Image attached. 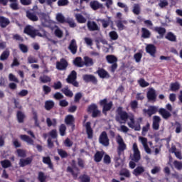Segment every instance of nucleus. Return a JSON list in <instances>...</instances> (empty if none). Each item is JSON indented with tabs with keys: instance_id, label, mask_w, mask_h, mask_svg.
Segmentation results:
<instances>
[{
	"instance_id": "nucleus-1",
	"label": "nucleus",
	"mask_w": 182,
	"mask_h": 182,
	"mask_svg": "<svg viewBox=\"0 0 182 182\" xmlns=\"http://www.w3.org/2000/svg\"><path fill=\"white\" fill-rule=\"evenodd\" d=\"M116 120L121 124H123L127 122L129 127L134 129L137 132H139L141 127L139 122L134 121V115L132 114H128L127 112L123 110L122 107H119L117 109Z\"/></svg>"
},
{
	"instance_id": "nucleus-2",
	"label": "nucleus",
	"mask_w": 182,
	"mask_h": 182,
	"mask_svg": "<svg viewBox=\"0 0 182 182\" xmlns=\"http://www.w3.org/2000/svg\"><path fill=\"white\" fill-rule=\"evenodd\" d=\"M24 33L29 35L31 38H35V36H40V38L48 36V34L45 30L42 28H41L39 31L35 30L33 27L31 26H27L25 28Z\"/></svg>"
},
{
	"instance_id": "nucleus-3",
	"label": "nucleus",
	"mask_w": 182,
	"mask_h": 182,
	"mask_svg": "<svg viewBox=\"0 0 182 182\" xmlns=\"http://www.w3.org/2000/svg\"><path fill=\"white\" fill-rule=\"evenodd\" d=\"M132 151L133 155L131 156V159L133 161L137 163V161H140L141 156H140V150L139 149V146H137L136 143H134L132 145Z\"/></svg>"
},
{
	"instance_id": "nucleus-4",
	"label": "nucleus",
	"mask_w": 182,
	"mask_h": 182,
	"mask_svg": "<svg viewBox=\"0 0 182 182\" xmlns=\"http://www.w3.org/2000/svg\"><path fill=\"white\" fill-rule=\"evenodd\" d=\"M116 141L118 144V154L120 155L122 151H124V150H126L127 146L123 140V138H122V136L119 134L116 136Z\"/></svg>"
},
{
	"instance_id": "nucleus-5",
	"label": "nucleus",
	"mask_w": 182,
	"mask_h": 182,
	"mask_svg": "<svg viewBox=\"0 0 182 182\" xmlns=\"http://www.w3.org/2000/svg\"><path fill=\"white\" fill-rule=\"evenodd\" d=\"M100 105L103 107V113L106 114V112H109L110 109H112V106H113V103L112 102H109L107 103V100L104 99L100 102Z\"/></svg>"
},
{
	"instance_id": "nucleus-6",
	"label": "nucleus",
	"mask_w": 182,
	"mask_h": 182,
	"mask_svg": "<svg viewBox=\"0 0 182 182\" xmlns=\"http://www.w3.org/2000/svg\"><path fill=\"white\" fill-rule=\"evenodd\" d=\"M76 71H72L68 77L67 78L68 83H72L73 86H79V83L76 82Z\"/></svg>"
},
{
	"instance_id": "nucleus-7",
	"label": "nucleus",
	"mask_w": 182,
	"mask_h": 182,
	"mask_svg": "<svg viewBox=\"0 0 182 182\" xmlns=\"http://www.w3.org/2000/svg\"><path fill=\"white\" fill-rule=\"evenodd\" d=\"M99 141L101 144H102V146H109V138L107 137V134L106 132H102L99 138Z\"/></svg>"
},
{
	"instance_id": "nucleus-8",
	"label": "nucleus",
	"mask_w": 182,
	"mask_h": 182,
	"mask_svg": "<svg viewBox=\"0 0 182 182\" xmlns=\"http://www.w3.org/2000/svg\"><path fill=\"white\" fill-rule=\"evenodd\" d=\"M88 112H90V113H92V117H97V116H100V111L97 109V106L95 104L91 105L88 107Z\"/></svg>"
},
{
	"instance_id": "nucleus-9",
	"label": "nucleus",
	"mask_w": 182,
	"mask_h": 182,
	"mask_svg": "<svg viewBox=\"0 0 182 182\" xmlns=\"http://www.w3.org/2000/svg\"><path fill=\"white\" fill-rule=\"evenodd\" d=\"M139 141L141 143L146 153L150 154V153H151V149L149 148V145L147 144V139L143 136H139Z\"/></svg>"
},
{
	"instance_id": "nucleus-10",
	"label": "nucleus",
	"mask_w": 182,
	"mask_h": 182,
	"mask_svg": "<svg viewBox=\"0 0 182 182\" xmlns=\"http://www.w3.org/2000/svg\"><path fill=\"white\" fill-rule=\"evenodd\" d=\"M77 12H81L80 9H76L74 10L75 19L79 22V23H85V22H86V18L83 17L82 14H78Z\"/></svg>"
},
{
	"instance_id": "nucleus-11",
	"label": "nucleus",
	"mask_w": 182,
	"mask_h": 182,
	"mask_svg": "<svg viewBox=\"0 0 182 182\" xmlns=\"http://www.w3.org/2000/svg\"><path fill=\"white\" fill-rule=\"evenodd\" d=\"M146 52L149 53L152 58H156V46L152 44H148L146 47Z\"/></svg>"
},
{
	"instance_id": "nucleus-12",
	"label": "nucleus",
	"mask_w": 182,
	"mask_h": 182,
	"mask_svg": "<svg viewBox=\"0 0 182 182\" xmlns=\"http://www.w3.org/2000/svg\"><path fill=\"white\" fill-rule=\"evenodd\" d=\"M41 23L44 26H49V25L52 23V21H50V18H49V15L41 14Z\"/></svg>"
},
{
	"instance_id": "nucleus-13",
	"label": "nucleus",
	"mask_w": 182,
	"mask_h": 182,
	"mask_svg": "<svg viewBox=\"0 0 182 182\" xmlns=\"http://www.w3.org/2000/svg\"><path fill=\"white\" fill-rule=\"evenodd\" d=\"M161 119L159 116H154L153 117V129L159 130L160 127V122Z\"/></svg>"
},
{
	"instance_id": "nucleus-14",
	"label": "nucleus",
	"mask_w": 182,
	"mask_h": 182,
	"mask_svg": "<svg viewBox=\"0 0 182 182\" xmlns=\"http://www.w3.org/2000/svg\"><path fill=\"white\" fill-rule=\"evenodd\" d=\"M68 67V62L64 59H61L60 62H58L56 64V68L58 70H65Z\"/></svg>"
},
{
	"instance_id": "nucleus-15",
	"label": "nucleus",
	"mask_w": 182,
	"mask_h": 182,
	"mask_svg": "<svg viewBox=\"0 0 182 182\" xmlns=\"http://www.w3.org/2000/svg\"><path fill=\"white\" fill-rule=\"evenodd\" d=\"M144 113H147L149 116H151L152 114H156L157 112H159V107L151 106L148 109H144Z\"/></svg>"
},
{
	"instance_id": "nucleus-16",
	"label": "nucleus",
	"mask_w": 182,
	"mask_h": 182,
	"mask_svg": "<svg viewBox=\"0 0 182 182\" xmlns=\"http://www.w3.org/2000/svg\"><path fill=\"white\" fill-rule=\"evenodd\" d=\"M159 113L164 119H168V117H171V113L164 108H160L159 109Z\"/></svg>"
},
{
	"instance_id": "nucleus-17",
	"label": "nucleus",
	"mask_w": 182,
	"mask_h": 182,
	"mask_svg": "<svg viewBox=\"0 0 182 182\" xmlns=\"http://www.w3.org/2000/svg\"><path fill=\"white\" fill-rule=\"evenodd\" d=\"M147 97L149 100L155 101L156 97V90L153 88L149 89L147 92Z\"/></svg>"
},
{
	"instance_id": "nucleus-18",
	"label": "nucleus",
	"mask_w": 182,
	"mask_h": 182,
	"mask_svg": "<svg viewBox=\"0 0 182 182\" xmlns=\"http://www.w3.org/2000/svg\"><path fill=\"white\" fill-rule=\"evenodd\" d=\"M69 49L73 55L77 52V46L76 45V41L72 40L70 46H69Z\"/></svg>"
},
{
	"instance_id": "nucleus-19",
	"label": "nucleus",
	"mask_w": 182,
	"mask_h": 182,
	"mask_svg": "<svg viewBox=\"0 0 182 182\" xmlns=\"http://www.w3.org/2000/svg\"><path fill=\"white\" fill-rule=\"evenodd\" d=\"M85 128L88 139H92L93 137V129L90 127V122H87L85 124Z\"/></svg>"
},
{
	"instance_id": "nucleus-20",
	"label": "nucleus",
	"mask_w": 182,
	"mask_h": 182,
	"mask_svg": "<svg viewBox=\"0 0 182 182\" xmlns=\"http://www.w3.org/2000/svg\"><path fill=\"white\" fill-rule=\"evenodd\" d=\"M73 63L75 66H77V68H83V66H85V62L80 57L76 58L74 60Z\"/></svg>"
},
{
	"instance_id": "nucleus-21",
	"label": "nucleus",
	"mask_w": 182,
	"mask_h": 182,
	"mask_svg": "<svg viewBox=\"0 0 182 182\" xmlns=\"http://www.w3.org/2000/svg\"><path fill=\"white\" fill-rule=\"evenodd\" d=\"M87 28L89 31H99V26L94 21H88Z\"/></svg>"
},
{
	"instance_id": "nucleus-22",
	"label": "nucleus",
	"mask_w": 182,
	"mask_h": 182,
	"mask_svg": "<svg viewBox=\"0 0 182 182\" xmlns=\"http://www.w3.org/2000/svg\"><path fill=\"white\" fill-rule=\"evenodd\" d=\"M32 163V158H27L26 159H20L19 166L21 167H25V166H28V164H31Z\"/></svg>"
},
{
	"instance_id": "nucleus-23",
	"label": "nucleus",
	"mask_w": 182,
	"mask_h": 182,
	"mask_svg": "<svg viewBox=\"0 0 182 182\" xmlns=\"http://www.w3.org/2000/svg\"><path fill=\"white\" fill-rule=\"evenodd\" d=\"M9 23H10L9 19L4 16H0V26H1V28H6V26H8Z\"/></svg>"
},
{
	"instance_id": "nucleus-24",
	"label": "nucleus",
	"mask_w": 182,
	"mask_h": 182,
	"mask_svg": "<svg viewBox=\"0 0 182 182\" xmlns=\"http://www.w3.org/2000/svg\"><path fill=\"white\" fill-rule=\"evenodd\" d=\"M90 6L92 9L96 11V9H99L100 8H102L103 5L102 4L99 3L97 1H94L90 2Z\"/></svg>"
},
{
	"instance_id": "nucleus-25",
	"label": "nucleus",
	"mask_w": 182,
	"mask_h": 182,
	"mask_svg": "<svg viewBox=\"0 0 182 182\" xmlns=\"http://www.w3.org/2000/svg\"><path fill=\"white\" fill-rule=\"evenodd\" d=\"M142 173H144V168L143 166H137L133 171V174L136 176H140Z\"/></svg>"
},
{
	"instance_id": "nucleus-26",
	"label": "nucleus",
	"mask_w": 182,
	"mask_h": 182,
	"mask_svg": "<svg viewBox=\"0 0 182 182\" xmlns=\"http://www.w3.org/2000/svg\"><path fill=\"white\" fill-rule=\"evenodd\" d=\"M84 66H93V60L87 56L84 57Z\"/></svg>"
},
{
	"instance_id": "nucleus-27",
	"label": "nucleus",
	"mask_w": 182,
	"mask_h": 182,
	"mask_svg": "<svg viewBox=\"0 0 182 182\" xmlns=\"http://www.w3.org/2000/svg\"><path fill=\"white\" fill-rule=\"evenodd\" d=\"M20 137L21 140H23V141H26V143L31 145L33 144V140H32V139H31L29 136L26 135H21Z\"/></svg>"
},
{
	"instance_id": "nucleus-28",
	"label": "nucleus",
	"mask_w": 182,
	"mask_h": 182,
	"mask_svg": "<svg viewBox=\"0 0 182 182\" xmlns=\"http://www.w3.org/2000/svg\"><path fill=\"white\" fill-rule=\"evenodd\" d=\"M141 32H142V38H144L145 39L150 38V35H151V33H150V31H149L146 28H142Z\"/></svg>"
},
{
	"instance_id": "nucleus-29",
	"label": "nucleus",
	"mask_w": 182,
	"mask_h": 182,
	"mask_svg": "<svg viewBox=\"0 0 182 182\" xmlns=\"http://www.w3.org/2000/svg\"><path fill=\"white\" fill-rule=\"evenodd\" d=\"M43 163H44V164H48L49 168H51V170L53 168V165H52V162H50V158L49 156L43 157Z\"/></svg>"
},
{
	"instance_id": "nucleus-30",
	"label": "nucleus",
	"mask_w": 182,
	"mask_h": 182,
	"mask_svg": "<svg viewBox=\"0 0 182 182\" xmlns=\"http://www.w3.org/2000/svg\"><path fill=\"white\" fill-rule=\"evenodd\" d=\"M180 89V83L178 82H173L171 83L170 90L171 92H177Z\"/></svg>"
},
{
	"instance_id": "nucleus-31",
	"label": "nucleus",
	"mask_w": 182,
	"mask_h": 182,
	"mask_svg": "<svg viewBox=\"0 0 182 182\" xmlns=\"http://www.w3.org/2000/svg\"><path fill=\"white\" fill-rule=\"evenodd\" d=\"M83 80L85 82H96V77L91 75H85L83 76Z\"/></svg>"
},
{
	"instance_id": "nucleus-32",
	"label": "nucleus",
	"mask_w": 182,
	"mask_h": 182,
	"mask_svg": "<svg viewBox=\"0 0 182 182\" xmlns=\"http://www.w3.org/2000/svg\"><path fill=\"white\" fill-rule=\"evenodd\" d=\"M65 122L66 124H73L75 122V118L73 117V115H68L65 117Z\"/></svg>"
},
{
	"instance_id": "nucleus-33",
	"label": "nucleus",
	"mask_w": 182,
	"mask_h": 182,
	"mask_svg": "<svg viewBox=\"0 0 182 182\" xmlns=\"http://www.w3.org/2000/svg\"><path fill=\"white\" fill-rule=\"evenodd\" d=\"M9 50H6L4 51L0 56V60H6V59L9 58Z\"/></svg>"
},
{
	"instance_id": "nucleus-34",
	"label": "nucleus",
	"mask_w": 182,
	"mask_h": 182,
	"mask_svg": "<svg viewBox=\"0 0 182 182\" xmlns=\"http://www.w3.org/2000/svg\"><path fill=\"white\" fill-rule=\"evenodd\" d=\"M154 31H155V32H157L159 35H161V36H163V35L166 33V28L161 27H155L154 28Z\"/></svg>"
},
{
	"instance_id": "nucleus-35",
	"label": "nucleus",
	"mask_w": 182,
	"mask_h": 182,
	"mask_svg": "<svg viewBox=\"0 0 182 182\" xmlns=\"http://www.w3.org/2000/svg\"><path fill=\"white\" fill-rule=\"evenodd\" d=\"M102 158H103V152H97L95 155V161L97 163L102 161Z\"/></svg>"
},
{
	"instance_id": "nucleus-36",
	"label": "nucleus",
	"mask_w": 182,
	"mask_h": 182,
	"mask_svg": "<svg viewBox=\"0 0 182 182\" xmlns=\"http://www.w3.org/2000/svg\"><path fill=\"white\" fill-rule=\"evenodd\" d=\"M97 73L100 77H109V74L107 73V72H106V70L103 69L99 70Z\"/></svg>"
},
{
	"instance_id": "nucleus-37",
	"label": "nucleus",
	"mask_w": 182,
	"mask_h": 182,
	"mask_svg": "<svg viewBox=\"0 0 182 182\" xmlns=\"http://www.w3.org/2000/svg\"><path fill=\"white\" fill-rule=\"evenodd\" d=\"M46 123L48 127H50V126H56L57 124L56 119H50V118H47Z\"/></svg>"
},
{
	"instance_id": "nucleus-38",
	"label": "nucleus",
	"mask_w": 182,
	"mask_h": 182,
	"mask_svg": "<svg viewBox=\"0 0 182 182\" xmlns=\"http://www.w3.org/2000/svg\"><path fill=\"white\" fill-rule=\"evenodd\" d=\"M166 38L168 39V41H171V42H176V36L171 32L167 33Z\"/></svg>"
},
{
	"instance_id": "nucleus-39",
	"label": "nucleus",
	"mask_w": 182,
	"mask_h": 182,
	"mask_svg": "<svg viewBox=\"0 0 182 182\" xmlns=\"http://www.w3.org/2000/svg\"><path fill=\"white\" fill-rule=\"evenodd\" d=\"M106 59L108 63H114V62H117V58L114 55H107Z\"/></svg>"
},
{
	"instance_id": "nucleus-40",
	"label": "nucleus",
	"mask_w": 182,
	"mask_h": 182,
	"mask_svg": "<svg viewBox=\"0 0 182 182\" xmlns=\"http://www.w3.org/2000/svg\"><path fill=\"white\" fill-rule=\"evenodd\" d=\"M26 15L28 19H30L31 21H38V16H36V15L31 14L29 11L26 12Z\"/></svg>"
},
{
	"instance_id": "nucleus-41",
	"label": "nucleus",
	"mask_w": 182,
	"mask_h": 182,
	"mask_svg": "<svg viewBox=\"0 0 182 182\" xmlns=\"http://www.w3.org/2000/svg\"><path fill=\"white\" fill-rule=\"evenodd\" d=\"M33 119L34 120L35 126L39 127V120L38 119V113L35 111L33 112Z\"/></svg>"
},
{
	"instance_id": "nucleus-42",
	"label": "nucleus",
	"mask_w": 182,
	"mask_h": 182,
	"mask_svg": "<svg viewBox=\"0 0 182 182\" xmlns=\"http://www.w3.org/2000/svg\"><path fill=\"white\" fill-rule=\"evenodd\" d=\"M56 20L58 21V22L63 23H65V16H63V14L59 13L56 15Z\"/></svg>"
},
{
	"instance_id": "nucleus-43",
	"label": "nucleus",
	"mask_w": 182,
	"mask_h": 182,
	"mask_svg": "<svg viewBox=\"0 0 182 182\" xmlns=\"http://www.w3.org/2000/svg\"><path fill=\"white\" fill-rule=\"evenodd\" d=\"M17 119L19 123H22L25 119V114L21 112H17Z\"/></svg>"
},
{
	"instance_id": "nucleus-44",
	"label": "nucleus",
	"mask_w": 182,
	"mask_h": 182,
	"mask_svg": "<svg viewBox=\"0 0 182 182\" xmlns=\"http://www.w3.org/2000/svg\"><path fill=\"white\" fill-rule=\"evenodd\" d=\"M62 92L65 95V96H68V97H72V96H73V92L68 88H63Z\"/></svg>"
},
{
	"instance_id": "nucleus-45",
	"label": "nucleus",
	"mask_w": 182,
	"mask_h": 182,
	"mask_svg": "<svg viewBox=\"0 0 182 182\" xmlns=\"http://www.w3.org/2000/svg\"><path fill=\"white\" fill-rule=\"evenodd\" d=\"M55 105V103L53 101H47L46 102V110H50L52 107Z\"/></svg>"
},
{
	"instance_id": "nucleus-46",
	"label": "nucleus",
	"mask_w": 182,
	"mask_h": 182,
	"mask_svg": "<svg viewBox=\"0 0 182 182\" xmlns=\"http://www.w3.org/2000/svg\"><path fill=\"white\" fill-rule=\"evenodd\" d=\"M1 166L4 168H8V167H11V164L9 160H4L1 161Z\"/></svg>"
},
{
	"instance_id": "nucleus-47",
	"label": "nucleus",
	"mask_w": 182,
	"mask_h": 182,
	"mask_svg": "<svg viewBox=\"0 0 182 182\" xmlns=\"http://www.w3.org/2000/svg\"><path fill=\"white\" fill-rule=\"evenodd\" d=\"M173 166L176 170H181L182 169V162L178 161H173Z\"/></svg>"
},
{
	"instance_id": "nucleus-48",
	"label": "nucleus",
	"mask_w": 182,
	"mask_h": 182,
	"mask_svg": "<svg viewBox=\"0 0 182 182\" xmlns=\"http://www.w3.org/2000/svg\"><path fill=\"white\" fill-rule=\"evenodd\" d=\"M16 153L18 157H26V152L23 149H17Z\"/></svg>"
},
{
	"instance_id": "nucleus-49",
	"label": "nucleus",
	"mask_w": 182,
	"mask_h": 182,
	"mask_svg": "<svg viewBox=\"0 0 182 182\" xmlns=\"http://www.w3.org/2000/svg\"><path fill=\"white\" fill-rule=\"evenodd\" d=\"M10 8H11V9H14V11H18V9H19V6L18 4V1L11 3L10 4Z\"/></svg>"
},
{
	"instance_id": "nucleus-50",
	"label": "nucleus",
	"mask_w": 182,
	"mask_h": 182,
	"mask_svg": "<svg viewBox=\"0 0 182 182\" xmlns=\"http://www.w3.org/2000/svg\"><path fill=\"white\" fill-rule=\"evenodd\" d=\"M175 132L176 133L178 134V133H181V130H182V125L181 124H179L178 122H176L175 124Z\"/></svg>"
},
{
	"instance_id": "nucleus-51",
	"label": "nucleus",
	"mask_w": 182,
	"mask_h": 182,
	"mask_svg": "<svg viewBox=\"0 0 182 182\" xmlns=\"http://www.w3.org/2000/svg\"><path fill=\"white\" fill-rule=\"evenodd\" d=\"M138 82L141 87H147L149 86V82H146L144 79H140Z\"/></svg>"
},
{
	"instance_id": "nucleus-52",
	"label": "nucleus",
	"mask_w": 182,
	"mask_h": 182,
	"mask_svg": "<svg viewBox=\"0 0 182 182\" xmlns=\"http://www.w3.org/2000/svg\"><path fill=\"white\" fill-rule=\"evenodd\" d=\"M55 36H58V38H62L63 36V32H62L59 28L56 27L55 29Z\"/></svg>"
},
{
	"instance_id": "nucleus-53",
	"label": "nucleus",
	"mask_w": 182,
	"mask_h": 182,
	"mask_svg": "<svg viewBox=\"0 0 182 182\" xmlns=\"http://www.w3.org/2000/svg\"><path fill=\"white\" fill-rule=\"evenodd\" d=\"M69 4L68 0H58V6H66Z\"/></svg>"
},
{
	"instance_id": "nucleus-54",
	"label": "nucleus",
	"mask_w": 182,
	"mask_h": 182,
	"mask_svg": "<svg viewBox=\"0 0 182 182\" xmlns=\"http://www.w3.org/2000/svg\"><path fill=\"white\" fill-rule=\"evenodd\" d=\"M84 41L87 46H92L93 45V40L89 37L84 38Z\"/></svg>"
},
{
	"instance_id": "nucleus-55",
	"label": "nucleus",
	"mask_w": 182,
	"mask_h": 182,
	"mask_svg": "<svg viewBox=\"0 0 182 182\" xmlns=\"http://www.w3.org/2000/svg\"><path fill=\"white\" fill-rule=\"evenodd\" d=\"M80 178L81 182H90V177L87 175H83Z\"/></svg>"
},
{
	"instance_id": "nucleus-56",
	"label": "nucleus",
	"mask_w": 182,
	"mask_h": 182,
	"mask_svg": "<svg viewBox=\"0 0 182 182\" xmlns=\"http://www.w3.org/2000/svg\"><path fill=\"white\" fill-rule=\"evenodd\" d=\"M41 82L43 83H48V82H50V77L48 76L44 75L40 77Z\"/></svg>"
},
{
	"instance_id": "nucleus-57",
	"label": "nucleus",
	"mask_w": 182,
	"mask_h": 182,
	"mask_svg": "<svg viewBox=\"0 0 182 182\" xmlns=\"http://www.w3.org/2000/svg\"><path fill=\"white\" fill-rule=\"evenodd\" d=\"M133 12L135 15H139V14H140V6L139 4H135L134 6Z\"/></svg>"
},
{
	"instance_id": "nucleus-58",
	"label": "nucleus",
	"mask_w": 182,
	"mask_h": 182,
	"mask_svg": "<svg viewBox=\"0 0 182 182\" xmlns=\"http://www.w3.org/2000/svg\"><path fill=\"white\" fill-rule=\"evenodd\" d=\"M109 37L111 38V39H112V41H116V39L119 38V36L117 35V33H116V31H111L109 33Z\"/></svg>"
},
{
	"instance_id": "nucleus-59",
	"label": "nucleus",
	"mask_w": 182,
	"mask_h": 182,
	"mask_svg": "<svg viewBox=\"0 0 182 182\" xmlns=\"http://www.w3.org/2000/svg\"><path fill=\"white\" fill-rule=\"evenodd\" d=\"M143 55H141V53H136L135 55H134V59H135V60H136V62L137 63H139V62H140L141 60V57H142Z\"/></svg>"
},
{
	"instance_id": "nucleus-60",
	"label": "nucleus",
	"mask_w": 182,
	"mask_h": 182,
	"mask_svg": "<svg viewBox=\"0 0 182 182\" xmlns=\"http://www.w3.org/2000/svg\"><path fill=\"white\" fill-rule=\"evenodd\" d=\"M38 180L41 182H45L46 180V176L42 172L38 173Z\"/></svg>"
},
{
	"instance_id": "nucleus-61",
	"label": "nucleus",
	"mask_w": 182,
	"mask_h": 182,
	"mask_svg": "<svg viewBox=\"0 0 182 182\" xmlns=\"http://www.w3.org/2000/svg\"><path fill=\"white\" fill-rule=\"evenodd\" d=\"M66 132V126L65 124H61L60 127V136H65V132Z\"/></svg>"
},
{
	"instance_id": "nucleus-62",
	"label": "nucleus",
	"mask_w": 182,
	"mask_h": 182,
	"mask_svg": "<svg viewBox=\"0 0 182 182\" xmlns=\"http://www.w3.org/2000/svg\"><path fill=\"white\" fill-rule=\"evenodd\" d=\"M58 154L62 157L63 159H65V157H68V153H66L63 149H58Z\"/></svg>"
},
{
	"instance_id": "nucleus-63",
	"label": "nucleus",
	"mask_w": 182,
	"mask_h": 182,
	"mask_svg": "<svg viewBox=\"0 0 182 182\" xmlns=\"http://www.w3.org/2000/svg\"><path fill=\"white\" fill-rule=\"evenodd\" d=\"M161 170V168L160 166H154L151 171V174H157V173H160V171Z\"/></svg>"
},
{
	"instance_id": "nucleus-64",
	"label": "nucleus",
	"mask_w": 182,
	"mask_h": 182,
	"mask_svg": "<svg viewBox=\"0 0 182 182\" xmlns=\"http://www.w3.org/2000/svg\"><path fill=\"white\" fill-rule=\"evenodd\" d=\"M131 107L132 109V110H134V112L136 111V109H137V106H138V103L137 101L134 100L131 102Z\"/></svg>"
}]
</instances>
